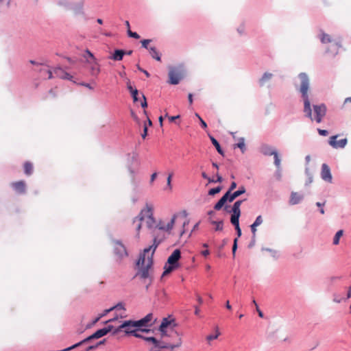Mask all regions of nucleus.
<instances>
[{"label": "nucleus", "instance_id": "obj_1", "mask_svg": "<svg viewBox=\"0 0 351 351\" xmlns=\"http://www.w3.org/2000/svg\"><path fill=\"white\" fill-rule=\"evenodd\" d=\"M299 82L295 83V90L300 94L301 99L304 103V113L306 117L310 119L311 121L315 120L317 123L322 121L323 118L325 117L327 111L326 106L324 104L319 105H313V110L315 117H313L312 108L311 104V86L310 79L308 75L302 72L298 75Z\"/></svg>", "mask_w": 351, "mask_h": 351}, {"label": "nucleus", "instance_id": "obj_2", "mask_svg": "<svg viewBox=\"0 0 351 351\" xmlns=\"http://www.w3.org/2000/svg\"><path fill=\"white\" fill-rule=\"evenodd\" d=\"M160 241V239H158V238L155 237L154 238L153 245L143 250V253L140 254L136 263L138 268L136 276H138L143 280L147 290L152 283L153 256Z\"/></svg>", "mask_w": 351, "mask_h": 351}, {"label": "nucleus", "instance_id": "obj_3", "mask_svg": "<svg viewBox=\"0 0 351 351\" xmlns=\"http://www.w3.org/2000/svg\"><path fill=\"white\" fill-rule=\"evenodd\" d=\"M152 320L153 314L149 313L145 317L137 321H125L113 331V335L117 334L122 329H124V332L127 335H132L136 330L149 332H150L149 329H141V328L143 326H152V324L154 323V322H152Z\"/></svg>", "mask_w": 351, "mask_h": 351}, {"label": "nucleus", "instance_id": "obj_4", "mask_svg": "<svg viewBox=\"0 0 351 351\" xmlns=\"http://www.w3.org/2000/svg\"><path fill=\"white\" fill-rule=\"evenodd\" d=\"M177 324L176 322L175 319L171 317H164L161 322V324L159 326V331L160 332L161 340L162 341H167L169 342H173L174 339L173 336H171V332L169 330H171L174 332L179 337L180 343V346L182 343L181 335L176 331V327Z\"/></svg>", "mask_w": 351, "mask_h": 351}, {"label": "nucleus", "instance_id": "obj_5", "mask_svg": "<svg viewBox=\"0 0 351 351\" xmlns=\"http://www.w3.org/2000/svg\"><path fill=\"white\" fill-rule=\"evenodd\" d=\"M154 215V206L151 203L147 202L145 207L141 210L138 215L133 219V224L136 223V229L137 235L138 236L140 230L141 228L142 221L145 219Z\"/></svg>", "mask_w": 351, "mask_h": 351}, {"label": "nucleus", "instance_id": "obj_6", "mask_svg": "<svg viewBox=\"0 0 351 351\" xmlns=\"http://www.w3.org/2000/svg\"><path fill=\"white\" fill-rule=\"evenodd\" d=\"M181 257V252L180 250H175L172 254L169 256L167 263L165 265V271L162 276L170 274L172 271L177 269L179 267V260Z\"/></svg>", "mask_w": 351, "mask_h": 351}, {"label": "nucleus", "instance_id": "obj_7", "mask_svg": "<svg viewBox=\"0 0 351 351\" xmlns=\"http://www.w3.org/2000/svg\"><path fill=\"white\" fill-rule=\"evenodd\" d=\"M171 332V336L173 337V342H169L167 341L158 342L157 344H154L153 347L150 348V351H160V349L167 348L173 350L175 348L180 347V341L178 336L173 331L169 330Z\"/></svg>", "mask_w": 351, "mask_h": 351}, {"label": "nucleus", "instance_id": "obj_8", "mask_svg": "<svg viewBox=\"0 0 351 351\" xmlns=\"http://www.w3.org/2000/svg\"><path fill=\"white\" fill-rule=\"evenodd\" d=\"M219 210V200L217 201L213 209L209 210L206 213V219L212 225L215 226V230L219 229V217L218 211Z\"/></svg>", "mask_w": 351, "mask_h": 351}, {"label": "nucleus", "instance_id": "obj_9", "mask_svg": "<svg viewBox=\"0 0 351 351\" xmlns=\"http://www.w3.org/2000/svg\"><path fill=\"white\" fill-rule=\"evenodd\" d=\"M260 152L265 156H274V165L278 169H280L281 160L275 148L267 144H262L260 147Z\"/></svg>", "mask_w": 351, "mask_h": 351}, {"label": "nucleus", "instance_id": "obj_10", "mask_svg": "<svg viewBox=\"0 0 351 351\" xmlns=\"http://www.w3.org/2000/svg\"><path fill=\"white\" fill-rule=\"evenodd\" d=\"M245 193V188L241 186L239 189L232 193L230 191H227L226 193L221 197V208L223 206L226 202H232L237 197Z\"/></svg>", "mask_w": 351, "mask_h": 351}, {"label": "nucleus", "instance_id": "obj_11", "mask_svg": "<svg viewBox=\"0 0 351 351\" xmlns=\"http://www.w3.org/2000/svg\"><path fill=\"white\" fill-rule=\"evenodd\" d=\"M243 202V200H237L236 201L232 208L230 209V206H224V210L228 212V213H232V215H231V217H230V219H233L234 220L235 219H239L240 217V215H241V210H240V206H241V204H242Z\"/></svg>", "mask_w": 351, "mask_h": 351}, {"label": "nucleus", "instance_id": "obj_12", "mask_svg": "<svg viewBox=\"0 0 351 351\" xmlns=\"http://www.w3.org/2000/svg\"><path fill=\"white\" fill-rule=\"evenodd\" d=\"M182 73L180 69L176 67H171L169 72V82L171 84H178L182 78Z\"/></svg>", "mask_w": 351, "mask_h": 351}, {"label": "nucleus", "instance_id": "obj_13", "mask_svg": "<svg viewBox=\"0 0 351 351\" xmlns=\"http://www.w3.org/2000/svg\"><path fill=\"white\" fill-rule=\"evenodd\" d=\"M114 252L119 258H123L128 256L125 246L119 241H114Z\"/></svg>", "mask_w": 351, "mask_h": 351}, {"label": "nucleus", "instance_id": "obj_14", "mask_svg": "<svg viewBox=\"0 0 351 351\" xmlns=\"http://www.w3.org/2000/svg\"><path fill=\"white\" fill-rule=\"evenodd\" d=\"M321 178L323 180L331 183L332 177L330 171V169L328 165L326 163L322 164L321 170Z\"/></svg>", "mask_w": 351, "mask_h": 351}, {"label": "nucleus", "instance_id": "obj_15", "mask_svg": "<svg viewBox=\"0 0 351 351\" xmlns=\"http://www.w3.org/2000/svg\"><path fill=\"white\" fill-rule=\"evenodd\" d=\"M337 138V135L332 136L330 138L329 144L335 149L344 148L348 143L347 138H342L339 141H336Z\"/></svg>", "mask_w": 351, "mask_h": 351}, {"label": "nucleus", "instance_id": "obj_16", "mask_svg": "<svg viewBox=\"0 0 351 351\" xmlns=\"http://www.w3.org/2000/svg\"><path fill=\"white\" fill-rule=\"evenodd\" d=\"M112 330H113V326L109 325L106 328H104L97 330L92 335H90L88 337L90 341L92 339H99L100 337H102L103 336L106 335V334H108L109 332L112 331Z\"/></svg>", "mask_w": 351, "mask_h": 351}, {"label": "nucleus", "instance_id": "obj_17", "mask_svg": "<svg viewBox=\"0 0 351 351\" xmlns=\"http://www.w3.org/2000/svg\"><path fill=\"white\" fill-rule=\"evenodd\" d=\"M176 217H177V215H173L171 221L167 224H165V223L163 221H160L156 225V227L158 230H160L170 231L174 226Z\"/></svg>", "mask_w": 351, "mask_h": 351}, {"label": "nucleus", "instance_id": "obj_18", "mask_svg": "<svg viewBox=\"0 0 351 351\" xmlns=\"http://www.w3.org/2000/svg\"><path fill=\"white\" fill-rule=\"evenodd\" d=\"M11 186L15 192L19 194H23L25 193L26 184L25 182L23 180L12 182Z\"/></svg>", "mask_w": 351, "mask_h": 351}, {"label": "nucleus", "instance_id": "obj_19", "mask_svg": "<svg viewBox=\"0 0 351 351\" xmlns=\"http://www.w3.org/2000/svg\"><path fill=\"white\" fill-rule=\"evenodd\" d=\"M304 199V195L299 194L297 192H292L291 193L289 204L291 205H295L299 204Z\"/></svg>", "mask_w": 351, "mask_h": 351}, {"label": "nucleus", "instance_id": "obj_20", "mask_svg": "<svg viewBox=\"0 0 351 351\" xmlns=\"http://www.w3.org/2000/svg\"><path fill=\"white\" fill-rule=\"evenodd\" d=\"M54 74L56 77L61 78V79H66V80H71L72 76L68 73L67 72L64 71L61 68H56L54 69Z\"/></svg>", "mask_w": 351, "mask_h": 351}, {"label": "nucleus", "instance_id": "obj_21", "mask_svg": "<svg viewBox=\"0 0 351 351\" xmlns=\"http://www.w3.org/2000/svg\"><path fill=\"white\" fill-rule=\"evenodd\" d=\"M87 63L90 64V72L93 75H97L100 73V68L99 65L96 60L95 61H90L88 59H87Z\"/></svg>", "mask_w": 351, "mask_h": 351}, {"label": "nucleus", "instance_id": "obj_22", "mask_svg": "<svg viewBox=\"0 0 351 351\" xmlns=\"http://www.w3.org/2000/svg\"><path fill=\"white\" fill-rule=\"evenodd\" d=\"M341 47V42L337 41L332 43L329 48L326 49V53H332L334 56L337 55L339 49Z\"/></svg>", "mask_w": 351, "mask_h": 351}, {"label": "nucleus", "instance_id": "obj_23", "mask_svg": "<svg viewBox=\"0 0 351 351\" xmlns=\"http://www.w3.org/2000/svg\"><path fill=\"white\" fill-rule=\"evenodd\" d=\"M273 77V74L269 72L263 73L262 77L258 80V84L261 87L265 86V84L269 82Z\"/></svg>", "mask_w": 351, "mask_h": 351}, {"label": "nucleus", "instance_id": "obj_24", "mask_svg": "<svg viewBox=\"0 0 351 351\" xmlns=\"http://www.w3.org/2000/svg\"><path fill=\"white\" fill-rule=\"evenodd\" d=\"M125 53V51L124 50L116 49L110 58L115 61H120L123 59Z\"/></svg>", "mask_w": 351, "mask_h": 351}, {"label": "nucleus", "instance_id": "obj_25", "mask_svg": "<svg viewBox=\"0 0 351 351\" xmlns=\"http://www.w3.org/2000/svg\"><path fill=\"white\" fill-rule=\"evenodd\" d=\"M319 39L322 43L326 44L332 43V39L330 36L328 34L324 33L323 31H321V34L319 35Z\"/></svg>", "mask_w": 351, "mask_h": 351}, {"label": "nucleus", "instance_id": "obj_26", "mask_svg": "<svg viewBox=\"0 0 351 351\" xmlns=\"http://www.w3.org/2000/svg\"><path fill=\"white\" fill-rule=\"evenodd\" d=\"M234 148L238 147L241 149V152L243 154L246 151V147L245 144V138L241 137L239 138V142L234 145Z\"/></svg>", "mask_w": 351, "mask_h": 351}, {"label": "nucleus", "instance_id": "obj_27", "mask_svg": "<svg viewBox=\"0 0 351 351\" xmlns=\"http://www.w3.org/2000/svg\"><path fill=\"white\" fill-rule=\"evenodd\" d=\"M231 223L234 226L237 236L239 237L241 236V230L239 226V219H235L234 220L230 219Z\"/></svg>", "mask_w": 351, "mask_h": 351}, {"label": "nucleus", "instance_id": "obj_28", "mask_svg": "<svg viewBox=\"0 0 351 351\" xmlns=\"http://www.w3.org/2000/svg\"><path fill=\"white\" fill-rule=\"evenodd\" d=\"M25 173L29 176L33 172V165L30 162H25L23 165Z\"/></svg>", "mask_w": 351, "mask_h": 351}, {"label": "nucleus", "instance_id": "obj_29", "mask_svg": "<svg viewBox=\"0 0 351 351\" xmlns=\"http://www.w3.org/2000/svg\"><path fill=\"white\" fill-rule=\"evenodd\" d=\"M149 50L150 55L152 56V57L153 58L156 59L158 61H160V56L158 53V52L157 51L156 47H150L149 48Z\"/></svg>", "mask_w": 351, "mask_h": 351}, {"label": "nucleus", "instance_id": "obj_30", "mask_svg": "<svg viewBox=\"0 0 351 351\" xmlns=\"http://www.w3.org/2000/svg\"><path fill=\"white\" fill-rule=\"evenodd\" d=\"M146 220V224H147V226L149 228H154V226H156V219L154 217V215L152 216V217H147L146 219H145Z\"/></svg>", "mask_w": 351, "mask_h": 351}, {"label": "nucleus", "instance_id": "obj_31", "mask_svg": "<svg viewBox=\"0 0 351 351\" xmlns=\"http://www.w3.org/2000/svg\"><path fill=\"white\" fill-rule=\"evenodd\" d=\"M343 231L342 230H339L336 232V234L333 238V244L334 245L339 244V239L343 235Z\"/></svg>", "mask_w": 351, "mask_h": 351}, {"label": "nucleus", "instance_id": "obj_32", "mask_svg": "<svg viewBox=\"0 0 351 351\" xmlns=\"http://www.w3.org/2000/svg\"><path fill=\"white\" fill-rule=\"evenodd\" d=\"M262 250L269 252L271 254V256L275 259H277L278 258V252L275 250L268 247H263Z\"/></svg>", "mask_w": 351, "mask_h": 351}, {"label": "nucleus", "instance_id": "obj_33", "mask_svg": "<svg viewBox=\"0 0 351 351\" xmlns=\"http://www.w3.org/2000/svg\"><path fill=\"white\" fill-rule=\"evenodd\" d=\"M118 306H119V305H115L111 308H110L109 309H106L104 311L103 313H101L95 321V322H97L101 317H102L103 316H105L106 315H107L108 313H110V311H112V310L118 308Z\"/></svg>", "mask_w": 351, "mask_h": 351}, {"label": "nucleus", "instance_id": "obj_34", "mask_svg": "<svg viewBox=\"0 0 351 351\" xmlns=\"http://www.w3.org/2000/svg\"><path fill=\"white\" fill-rule=\"evenodd\" d=\"M84 58H86V60L87 59H88L90 61L96 60V58H95L93 54L88 49L86 51V54L84 55Z\"/></svg>", "mask_w": 351, "mask_h": 351}, {"label": "nucleus", "instance_id": "obj_35", "mask_svg": "<svg viewBox=\"0 0 351 351\" xmlns=\"http://www.w3.org/2000/svg\"><path fill=\"white\" fill-rule=\"evenodd\" d=\"M305 173H306V176H308V182L306 183V184H311L313 182V176H312L311 173L310 172V169L308 167H306V168H305Z\"/></svg>", "mask_w": 351, "mask_h": 351}, {"label": "nucleus", "instance_id": "obj_36", "mask_svg": "<svg viewBox=\"0 0 351 351\" xmlns=\"http://www.w3.org/2000/svg\"><path fill=\"white\" fill-rule=\"evenodd\" d=\"M219 335V332H218V328H217V330H216V333L215 335H210L208 336H207L206 337V340L210 342V341L213 340V339H216L218 338Z\"/></svg>", "mask_w": 351, "mask_h": 351}, {"label": "nucleus", "instance_id": "obj_37", "mask_svg": "<svg viewBox=\"0 0 351 351\" xmlns=\"http://www.w3.org/2000/svg\"><path fill=\"white\" fill-rule=\"evenodd\" d=\"M219 193V186L215 187V188H213V189H211L208 191V195H210V196H213V195H215V194H217Z\"/></svg>", "mask_w": 351, "mask_h": 351}, {"label": "nucleus", "instance_id": "obj_38", "mask_svg": "<svg viewBox=\"0 0 351 351\" xmlns=\"http://www.w3.org/2000/svg\"><path fill=\"white\" fill-rule=\"evenodd\" d=\"M145 341H147V342H149V343H152L153 345L154 344H157L158 342H160V340H158L157 339H156L155 337H146L145 338Z\"/></svg>", "mask_w": 351, "mask_h": 351}, {"label": "nucleus", "instance_id": "obj_39", "mask_svg": "<svg viewBox=\"0 0 351 351\" xmlns=\"http://www.w3.org/2000/svg\"><path fill=\"white\" fill-rule=\"evenodd\" d=\"M104 343V340L103 341H100L99 342H98L97 343H96L95 345H91V346H89L86 348V351H90L91 350H93V349H95L97 348L99 346L103 344Z\"/></svg>", "mask_w": 351, "mask_h": 351}, {"label": "nucleus", "instance_id": "obj_40", "mask_svg": "<svg viewBox=\"0 0 351 351\" xmlns=\"http://www.w3.org/2000/svg\"><path fill=\"white\" fill-rule=\"evenodd\" d=\"M172 176H173V173L171 172L169 174L167 179V188L169 189V191H171L172 189V186H171Z\"/></svg>", "mask_w": 351, "mask_h": 351}, {"label": "nucleus", "instance_id": "obj_41", "mask_svg": "<svg viewBox=\"0 0 351 351\" xmlns=\"http://www.w3.org/2000/svg\"><path fill=\"white\" fill-rule=\"evenodd\" d=\"M210 138L213 143V144L215 145L217 151L219 153V143L212 136H209Z\"/></svg>", "mask_w": 351, "mask_h": 351}, {"label": "nucleus", "instance_id": "obj_42", "mask_svg": "<svg viewBox=\"0 0 351 351\" xmlns=\"http://www.w3.org/2000/svg\"><path fill=\"white\" fill-rule=\"evenodd\" d=\"M129 172L131 176V182L132 184H136V180H135V171L132 168H129Z\"/></svg>", "mask_w": 351, "mask_h": 351}, {"label": "nucleus", "instance_id": "obj_43", "mask_svg": "<svg viewBox=\"0 0 351 351\" xmlns=\"http://www.w3.org/2000/svg\"><path fill=\"white\" fill-rule=\"evenodd\" d=\"M128 36L134 38L136 39H138L140 38V36L136 32H132L130 29L128 30Z\"/></svg>", "mask_w": 351, "mask_h": 351}, {"label": "nucleus", "instance_id": "obj_44", "mask_svg": "<svg viewBox=\"0 0 351 351\" xmlns=\"http://www.w3.org/2000/svg\"><path fill=\"white\" fill-rule=\"evenodd\" d=\"M263 218H262V216L261 215H258L254 222L253 223L254 224H255L256 226H260L262 223H263Z\"/></svg>", "mask_w": 351, "mask_h": 351}, {"label": "nucleus", "instance_id": "obj_45", "mask_svg": "<svg viewBox=\"0 0 351 351\" xmlns=\"http://www.w3.org/2000/svg\"><path fill=\"white\" fill-rule=\"evenodd\" d=\"M151 42V40L149 39H145L141 40V44L143 47L149 49L148 48V44Z\"/></svg>", "mask_w": 351, "mask_h": 351}, {"label": "nucleus", "instance_id": "obj_46", "mask_svg": "<svg viewBox=\"0 0 351 351\" xmlns=\"http://www.w3.org/2000/svg\"><path fill=\"white\" fill-rule=\"evenodd\" d=\"M237 241H238L237 238L234 239V243H233L232 248L233 255L235 254V252L237 250Z\"/></svg>", "mask_w": 351, "mask_h": 351}, {"label": "nucleus", "instance_id": "obj_47", "mask_svg": "<svg viewBox=\"0 0 351 351\" xmlns=\"http://www.w3.org/2000/svg\"><path fill=\"white\" fill-rule=\"evenodd\" d=\"M207 180L208 181V183L218 182H219V174L218 173H217L215 179H214V178L211 179V178H208Z\"/></svg>", "mask_w": 351, "mask_h": 351}, {"label": "nucleus", "instance_id": "obj_48", "mask_svg": "<svg viewBox=\"0 0 351 351\" xmlns=\"http://www.w3.org/2000/svg\"><path fill=\"white\" fill-rule=\"evenodd\" d=\"M138 93L137 89H134V90H132V92H131L134 101H136L138 100V98H137Z\"/></svg>", "mask_w": 351, "mask_h": 351}, {"label": "nucleus", "instance_id": "obj_49", "mask_svg": "<svg viewBox=\"0 0 351 351\" xmlns=\"http://www.w3.org/2000/svg\"><path fill=\"white\" fill-rule=\"evenodd\" d=\"M317 132L321 136H326L328 134V132L326 130L317 129Z\"/></svg>", "mask_w": 351, "mask_h": 351}, {"label": "nucleus", "instance_id": "obj_50", "mask_svg": "<svg viewBox=\"0 0 351 351\" xmlns=\"http://www.w3.org/2000/svg\"><path fill=\"white\" fill-rule=\"evenodd\" d=\"M256 227L257 226H256L255 224L252 223L251 226H250V228H251V231H252V233L253 234V237L255 238V236H256Z\"/></svg>", "mask_w": 351, "mask_h": 351}, {"label": "nucleus", "instance_id": "obj_51", "mask_svg": "<svg viewBox=\"0 0 351 351\" xmlns=\"http://www.w3.org/2000/svg\"><path fill=\"white\" fill-rule=\"evenodd\" d=\"M139 330H136L134 331V333L132 334L133 336H134L135 337H137V338H141V339H143L145 340V338H146V337H144L142 335H141L139 332H138Z\"/></svg>", "mask_w": 351, "mask_h": 351}, {"label": "nucleus", "instance_id": "obj_52", "mask_svg": "<svg viewBox=\"0 0 351 351\" xmlns=\"http://www.w3.org/2000/svg\"><path fill=\"white\" fill-rule=\"evenodd\" d=\"M237 32L238 33L240 34V35H242L244 34L245 32V27L243 25H240L238 28H237Z\"/></svg>", "mask_w": 351, "mask_h": 351}, {"label": "nucleus", "instance_id": "obj_53", "mask_svg": "<svg viewBox=\"0 0 351 351\" xmlns=\"http://www.w3.org/2000/svg\"><path fill=\"white\" fill-rule=\"evenodd\" d=\"M147 126L146 125V124H145L144 125V130H143V133L142 134V138H145L147 136Z\"/></svg>", "mask_w": 351, "mask_h": 351}, {"label": "nucleus", "instance_id": "obj_54", "mask_svg": "<svg viewBox=\"0 0 351 351\" xmlns=\"http://www.w3.org/2000/svg\"><path fill=\"white\" fill-rule=\"evenodd\" d=\"M156 177H157V173H154L151 175V178H150V184H152V183L154 182V181L155 180Z\"/></svg>", "mask_w": 351, "mask_h": 351}, {"label": "nucleus", "instance_id": "obj_55", "mask_svg": "<svg viewBox=\"0 0 351 351\" xmlns=\"http://www.w3.org/2000/svg\"><path fill=\"white\" fill-rule=\"evenodd\" d=\"M236 187H237V183L235 182H232L228 191H232Z\"/></svg>", "mask_w": 351, "mask_h": 351}, {"label": "nucleus", "instance_id": "obj_56", "mask_svg": "<svg viewBox=\"0 0 351 351\" xmlns=\"http://www.w3.org/2000/svg\"><path fill=\"white\" fill-rule=\"evenodd\" d=\"M127 88L130 90V93L132 92V90H134V89H135V88H133V87L132 86L130 80H128L127 82Z\"/></svg>", "mask_w": 351, "mask_h": 351}, {"label": "nucleus", "instance_id": "obj_57", "mask_svg": "<svg viewBox=\"0 0 351 351\" xmlns=\"http://www.w3.org/2000/svg\"><path fill=\"white\" fill-rule=\"evenodd\" d=\"M143 101L141 102V106L143 108H145V107L147 106V101H146V98H145L144 95H143Z\"/></svg>", "mask_w": 351, "mask_h": 351}, {"label": "nucleus", "instance_id": "obj_58", "mask_svg": "<svg viewBox=\"0 0 351 351\" xmlns=\"http://www.w3.org/2000/svg\"><path fill=\"white\" fill-rule=\"evenodd\" d=\"M342 299L337 296L336 295H334L333 301L336 303H340L341 302Z\"/></svg>", "mask_w": 351, "mask_h": 351}, {"label": "nucleus", "instance_id": "obj_59", "mask_svg": "<svg viewBox=\"0 0 351 351\" xmlns=\"http://www.w3.org/2000/svg\"><path fill=\"white\" fill-rule=\"evenodd\" d=\"M45 72L48 75V77H47L48 79L53 78V73L50 70H47Z\"/></svg>", "mask_w": 351, "mask_h": 351}, {"label": "nucleus", "instance_id": "obj_60", "mask_svg": "<svg viewBox=\"0 0 351 351\" xmlns=\"http://www.w3.org/2000/svg\"><path fill=\"white\" fill-rule=\"evenodd\" d=\"M200 123H201V125L203 128L206 129L207 128V124L202 119H200Z\"/></svg>", "mask_w": 351, "mask_h": 351}, {"label": "nucleus", "instance_id": "obj_61", "mask_svg": "<svg viewBox=\"0 0 351 351\" xmlns=\"http://www.w3.org/2000/svg\"><path fill=\"white\" fill-rule=\"evenodd\" d=\"M180 117L179 115L178 116H173V117H169V120L170 122L174 121L176 119H178Z\"/></svg>", "mask_w": 351, "mask_h": 351}, {"label": "nucleus", "instance_id": "obj_62", "mask_svg": "<svg viewBox=\"0 0 351 351\" xmlns=\"http://www.w3.org/2000/svg\"><path fill=\"white\" fill-rule=\"evenodd\" d=\"M201 254L204 256H207L209 254H210V252L208 250H203L201 252Z\"/></svg>", "mask_w": 351, "mask_h": 351}, {"label": "nucleus", "instance_id": "obj_63", "mask_svg": "<svg viewBox=\"0 0 351 351\" xmlns=\"http://www.w3.org/2000/svg\"><path fill=\"white\" fill-rule=\"evenodd\" d=\"M311 161V156L309 155H307L305 157V162H306V165H307Z\"/></svg>", "mask_w": 351, "mask_h": 351}, {"label": "nucleus", "instance_id": "obj_64", "mask_svg": "<svg viewBox=\"0 0 351 351\" xmlns=\"http://www.w3.org/2000/svg\"><path fill=\"white\" fill-rule=\"evenodd\" d=\"M351 298V287L348 288L346 299Z\"/></svg>", "mask_w": 351, "mask_h": 351}]
</instances>
